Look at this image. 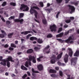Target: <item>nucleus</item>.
<instances>
[{
	"instance_id": "nucleus-46",
	"label": "nucleus",
	"mask_w": 79,
	"mask_h": 79,
	"mask_svg": "<svg viewBox=\"0 0 79 79\" xmlns=\"http://www.w3.org/2000/svg\"><path fill=\"white\" fill-rule=\"evenodd\" d=\"M1 19L3 22H5V20L3 18L2 16H1Z\"/></svg>"
},
{
	"instance_id": "nucleus-57",
	"label": "nucleus",
	"mask_w": 79,
	"mask_h": 79,
	"mask_svg": "<svg viewBox=\"0 0 79 79\" xmlns=\"http://www.w3.org/2000/svg\"><path fill=\"white\" fill-rule=\"evenodd\" d=\"M55 69L56 70H59V67H55Z\"/></svg>"
},
{
	"instance_id": "nucleus-24",
	"label": "nucleus",
	"mask_w": 79,
	"mask_h": 79,
	"mask_svg": "<svg viewBox=\"0 0 79 79\" xmlns=\"http://www.w3.org/2000/svg\"><path fill=\"white\" fill-rule=\"evenodd\" d=\"M73 31L72 29H70L69 31H68L66 32L65 33L64 35H68L69 32H71Z\"/></svg>"
},
{
	"instance_id": "nucleus-38",
	"label": "nucleus",
	"mask_w": 79,
	"mask_h": 79,
	"mask_svg": "<svg viewBox=\"0 0 79 79\" xmlns=\"http://www.w3.org/2000/svg\"><path fill=\"white\" fill-rule=\"evenodd\" d=\"M60 12H58L57 13V14L56 15V18L57 19L58 18L59 14H60Z\"/></svg>"
},
{
	"instance_id": "nucleus-49",
	"label": "nucleus",
	"mask_w": 79,
	"mask_h": 79,
	"mask_svg": "<svg viewBox=\"0 0 79 79\" xmlns=\"http://www.w3.org/2000/svg\"><path fill=\"white\" fill-rule=\"evenodd\" d=\"M57 64L59 66L61 65L62 64H61V62L60 61H58L57 62Z\"/></svg>"
},
{
	"instance_id": "nucleus-54",
	"label": "nucleus",
	"mask_w": 79,
	"mask_h": 79,
	"mask_svg": "<svg viewBox=\"0 0 79 79\" xmlns=\"http://www.w3.org/2000/svg\"><path fill=\"white\" fill-rule=\"evenodd\" d=\"M27 75H28V76H31V74H30V73L29 72H27Z\"/></svg>"
},
{
	"instance_id": "nucleus-29",
	"label": "nucleus",
	"mask_w": 79,
	"mask_h": 79,
	"mask_svg": "<svg viewBox=\"0 0 79 79\" xmlns=\"http://www.w3.org/2000/svg\"><path fill=\"white\" fill-rule=\"evenodd\" d=\"M10 5L11 6H16V3H15V2H10Z\"/></svg>"
},
{
	"instance_id": "nucleus-56",
	"label": "nucleus",
	"mask_w": 79,
	"mask_h": 79,
	"mask_svg": "<svg viewBox=\"0 0 79 79\" xmlns=\"http://www.w3.org/2000/svg\"><path fill=\"white\" fill-rule=\"evenodd\" d=\"M74 19V18L73 17H70V19L71 20H73Z\"/></svg>"
},
{
	"instance_id": "nucleus-28",
	"label": "nucleus",
	"mask_w": 79,
	"mask_h": 79,
	"mask_svg": "<svg viewBox=\"0 0 79 79\" xmlns=\"http://www.w3.org/2000/svg\"><path fill=\"white\" fill-rule=\"evenodd\" d=\"M38 42L40 44H41L43 43V41L42 40H40V39H39L38 40Z\"/></svg>"
},
{
	"instance_id": "nucleus-39",
	"label": "nucleus",
	"mask_w": 79,
	"mask_h": 79,
	"mask_svg": "<svg viewBox=\"0 0 79 79\" xmlns=\"http://www.w3.org/2000/svg\"><path fill=\"white\" fill-rule=\"evenodd\" d=\"M11 46L15 48L16 47V46L14 44H11Z\"/></svg>"
},
{
	"instance_id": "nucleus-60",
	"label": "nucleus",
	"mask_w": 79,
	"mask_h": 79,
	"mask_svg": "<svg viewBox=\"0 0 79 79\" xmlns=\"http://www.w3.org/2000/svg\"><path fill=\"white\" fill-rule=\"evenodd\" d=\"M3 10H2L1 11H0V14H2L3 13Z\"/></svg>"
},
{
	"instance_id": "nucleus-10",
	"label": "nucleus",
	"mask_w": 79,
	"mask_h": 79,
	"mask_svg": "<svg viewBox=\"0 0 79 79\" xmlns=\"http://www.w3.org/2000/svg\"><path fill=\"white\" fill-rule=\"evenodd\" d=\"M55 56L54 55H52V59L51 60V64H55Z\"/></svg>"
},
{
	"instance_id": "nucleus-18",
	"label": "nucleus",
	"mask_w": 79,
	"mask_h": 79,
	"mask_svg": "<svg viewBox=\"0 0 79 79\" xmlns=\"http://www.w3.org/2000/svg\"><path fill=\"white\" fill-rule=\"evenodd\" d=\"M79 55V51H76L75 53L74 54V56H77Z\"/></svg>"
},
{
	"instance_id": "nucleus-52",
	"label": "nucleus",
	"mask_w": 79,
	"mask_h": 79,
	"mask_svg": "<svg viewBox=\"0 0 79 79\" xmlns=\"http://www.w3.org/2000/svg\"><path fill=\"white\" fill-rule=\"evenodd\" d=\"M51 76L52 77H55V75L53 74L51 75Z\"/></svg>"
},
{
	"instance_id": "nucleus-41",
	"label": "nucleus",
	"mask_w": 79,
	"mask_h": 79,
	"mask_svg": "<svg viewBox=\"0 0 79 79\" xmlns=\"http://www.w3.org/2000/svg\"><path fill=\"white\" fill-rule=\"evenodd\" d=\"M5 37V35L3 34H0V38H3Z\"/></svg>"
},
{
	"instance_id": "nucleus-23",
	"label": "nucleus",
	"mask_w": 79,
	"mask_h": 79,
	"mask_svg": "<svg viewBox=\"0 0 79 79\" xmlns=\"http://www.w3.org/2000/svg\"><path fill=\"white\" fill-rule=\"evenodd\" d=\"M21 69L23 70H27L28 69L26 67H25L23 65L21 66Z\"/></svg>"
},
{
	"instance_id": "nucleus-37",
	"label": "nucleus",
	"mask_w": 79,
	"mask_h": 79,
	"mask_svg": "<svg viewBox=\"0 0 79 79\" xmlns=\"http://www.w3.org/2000/svg\"><path fill=\"white\" fill-rule=\"evenodd\" d=\"M34 49L35 51H38L40 49V48H37V47H35L34 48Z\"/></svg>"
},
{
	"instance_id": "nucleus-17",
	"label": "nucleus",
	"mask_w": 79,
	"mask_h": 79,
	"mask_svg": "<svg viewBox=\"0 0 79 79\" xmlns=\"http://www.w3.org/2000/svg\"><path fill=\"white\" fill-rule=\"evenodd\" d=\"M69 55L70 56H72L73 54V52L72 51V49L70 48H69Z\"/></svg>"
},
{
	"instance_id": "nucleus-21",
	"label": "nucleus",
	"mask_w": 79,
	"mask_h": 79,
	"mask_svg": "<svg viewBox=\"0 0 79 79\" xmlns=\"http://www.w3.org/2000/svg\"><path fill=\"white\" fill-rule=\"evenodd\" d=\"M49 72L50 73H56V71L55 70H54L51 69L49 71Z\"/></svg>"
},
{
	"instance_id": "nucleus-62",
	"label": "nucleus",
	"mask_w": 79,
	"mask_h": 79,
	"mask_svg": "<svg viewBox=\"0 0 79 79\" xmlns=\"http://www.w3.org/2000/svg\"><path fill=\"white\" fill-rule=\"evenodd\" d=\"M18 43V41H16L15 42V44H17Z\"/></svg>"
},
{
	"instance_id": "nucleus-63",
	"label": "nucleus",
	"mask_w": 79,
	"mask_h": 79,
	"mask_svg": "<svg viewBox=\"0 0 79 79\" xmlns=\"http://www.w3.org/2000/svg\"><path fill=\"white\" fill-rule=\"evenodd\" d=\"M29 36L28 35L27 36V37H26L27 39H29Z\"/></svg>"
},
{
	"instance_id": "nucleus-4",
	"label": "nucleus",
	"mask_w": 79,
	"mask_h": 79,
	"mask_svg": "<svg viewBox=\"0 0 79 79\" xmlns=\"http://www.w3.org/2000/svg\"><path fill=\"white\" fill-rule=\"evenodd\" d=\"M71 40H73V37H70L68 40H67L65 41V42L68 43L69 44H73V41H70Z\"/></svg>"
},
{
	"instance_id": "nucleus-20",
	"label": "nucleus",
	"mask_w": 79,
	"mask_h": 79,
	"mask_svg": "<svg viewBox=\"0 0 79 79\" xmlns=\"http://www.w3.org/2000/svg\"><path fill=\"white\" fill-rule=\"evenodd\" d=\"M63 33H61L60 34L57 35H56V37L57 38L61 37L62 36H63Z\"/></svg>"
},
{
	"instance_id": "nucleus-44",
	"label": "nucleus",
	"mask_w": 79,
	"mask_h": 79,
	"mask_svg": "<svg viewBox=\"0 0 79 79\" xmlns=\"http://www.w3.org/2000/svg\"><path fill=\"white\" fill-rule=\"evenodd\" d=\"M62 30H63V29H62V28H59V30L58 31V33H59V32H61V31H62Z\"/></svg>"
},
{
	"instance_id": "nucleus-2",
	"label": "nucleus",
	"mask_w": 79,
	"mask_h": 79,
	"mask_svg": "<svg viewBox=\"0 0 79 79\" xmlns=\"http://www.w3.org/2000/svg\"><path fill=\"white\" fill-rule=\"evenodd\" d=\"M6 62H7V66L8 67H10V63L9 62V61H11L12 62H14V61L12 60V58L11 56H9L8 57V58L6 60Z\"/></svg>"
},
{
	"instance_id": "nucleus-6",
	"label": "nucleus",
	"mask_w": 79,
	"mask_h": 79,
	"mask_svg": "<svg viewBox=\"0 0 79 79\" xmlns=\"http://www.w3.org/2000/svg\"><path fill=\"white\" fill-rule=\"evenodd\" d=\"M51 31L52 32L53 31H56V27L55 24H53L52 25H51L50 27Z\"/></svg>"
},
{
	"instance_id": "nucleus-12",
	"label": "nucleus",
	"mask_w": 79,
	"mask_h": 79,
	"mask_svg": "<svg viewBox=\"0 0 79 79\" xmlns=\"http://www.w3.org/2000/svg\"><path fill=\"white\" fill-rule=\"evenodd\" d=\"M2 62H1L0 63V64H2L4 66H6V60L5 59H4V60H3L2 61Z\"/></svg>"
},
{
	"instance_id": "nucleus-35",
	"label": "nucleus",
	"mask_w": 79,
	"mask_h": 79,
	"mask_svg": "<svg viewBox=\"0 0 79 79\" xmlns=\"http://www.w3.org/2000/svg\"><path fill=\"white\" fill-rule=\"evenodd\" d=\"M1 31L2 33L3 34H4V35H7V34L3 30H1Z\"/></svg>"
},
{
	"instance_id": "nucleus-1",
	"label": "nucleus",
	"mask_w": 79,
	"mask_h": 79,
	"mask_svg": "<svg viewBox=\"0 0 79 79\" xmlns=\"http://www.w3.org/2000/svg\"><path fill=\"white\" fill-rule=\"evenodd\" d=\"M36 9L38 10H40V8L38 7H37L36 6H33L32 7H31V9L30 10V13L31 14H32L34 13V15L36 19L37 18V15L38 14V12L35 10V9Z\"/></svg>"
},
{
	"instance_id": "nucleus-26",
	"label": "nucleus",
	"mask_w": 79,
	"mask_h": 79,
	"mask_svg": "<svg viewBox=\"0 0 79 79\" xmlns=\"http://www.w3.org/2000/svg\"><path fill=\"white\" fill-rule=\"evenodd\" d=\"M37 38L35 37H31L30 38V40H31L33 41L34 40H37Z\"/></svg>"
},
{
	"instance_id": "nucleus-8",
	"label": "nucleus",
	"mask_w": 79,
	"mask_h": 79,
	"mask_svg": "<svg viewBox=\"0 0 79 79\" xmlns=\"http://www.w3.org/2000/svg\"><path fill=\"white\" fill-rule=\"evenodd\" d=\"M29 60L30 61H31L32 60V62L34 63H36V60L35 58V57L34 56L32 57L31 55H29Z\"/></svg>"
},
{
	"instance_id": "nucleus-32",
	"label": "nucleus",
	"mask_w": 79,
	"mask_h": 79,
	"mask_svg": "<svg viewBox=\"0 0 79 79\" xmlns=\"http://www.w3.org/2000/svg\"><path fill=\"white\" fill-rule=\"evenodd\" d=\"M32 71L34 73H39V72L37 71H35L34 69H33L32 68Z\"/></svg>"
},
{
	"instance_id": "nucleus-30",
	"label": "nucleus",
	"mask_w": 79,
	"mask_h": 79,
	"mask_svg": "<svg viewBox=\"0 0 79 79\" xmlns=\"http://www.w3.org/2000/svg\"><path fill=\"white\" fill-rule=\"evenodd\" d=\"M47 37L48 38H52V35L51 34H49L47 35Z\"/></svg>"
},
{
	"instance_id": "nucleus-13",
	"label": "nucleus",
	"mask_w": 79,
	"mask_h": 79,
	"mask_svg": "<svg viewBox=\"0 0 79 79\" xmlns=\"http://www.w3.org/2000/svg\"><path fill=\"white\" fill-rule=\"evenodd\" d=\"M69 56L67 54H66L64 56V60L65 63H67L68 61V58Z\"/></svg>"
},
{
	"instance_id": "nucleus-14",
	"label": "nucleus",
	"mask_w": 79,
	"mask_h": 79,
	"mask_svg": "<svg viewBox=\"0 0 79 79\" xmlns=\"http://www.w3.org/2000/svg\"><path fill=\"white\" fill-rule=\"evenodd\" d=\"M37 68L39 70H42L43 69V67L42 65L39 64L38 65Z\"/></svg>"
},
{
	"instance_id": "nucleus-61",
	"label": "nucleus",
	"mask_w": 79,
	"mask_h": 79,
	"mask_svg": "<svg viewBox=\"0 0 79 79\" xmlns=\"http://www.w3.org/2000/svg\"><path fill=\"white\" fill-rule=\"evenodd\" d=\"M32 31H33L35 33H37V32L36 31H35V30H32Z\"/></svg>"
},
{
	"instance_id": "nucleus-16",
	"label": "nucleus",
	"mask_w": 79,
	"mask_h": 79,
	"mask_svg": "<svg viewBox=\"0 0 79 79\" xmlns=\"http://www.w3.org/2000/svg\"><path fill=\"white\" fill-rule=\"evenodd\" d=\"M29 64V65H31V62L30 61H26L25 63V66L27 67H29V65L28 64Z\"/></svg>"
},
{
	"instance_id": "nucleus-15",
	"label": "nucleus",
	"mask_w": 79,
	"mask_h": 79,
	"mask_svg": "<svg viewBox=\"0 0 79 79\" xmlns=\"http://www.w3.org/2000/svg\"><path fill=\"white\" fill-rule=\"evenodd\" d=\"M31 33V31H25L21 32V34H24V35H27L28 33Z\"/></svg>"
},
{
	"instance_id": "nucleus-53",
	"label": "nucleus",
	"mask_w": 79,
	"mask_h": 79,
	"mask_svg": "<svg viewBox=\"0 0 79 79\" xmlns=\"http://www.w3.org/2000/svg\"><path fill=\"white\" fill-rule=\"evenodd\" d=\"M21 42L22 43H23V41H25V40H24V39H21Z\"/></svg>"
},
{
	"instance_id": "nucleus-36",
	"label": "nucleus",
	"mask_w": 79,
	"mask_h": 79,
	"mask_svg": "<svg viewBox=\"0 0 79 79\" xmlns=\"http://www.w3.org/2000/svg\"><path fill=\"white\" fill-rule=\"evenodd\" d=\"M65 22L67 23H70L71 22V20H70L69 19V20H66L65 21Z\"/></svg>"
},
{
	"instance_id": "nucleus-19",
	"label": "nucleus",
	"mask_w": 79,
	"mask_h": 79,
	"mask_svg": "<svg viewBox=\"0 0 79 79\" xmlns=\"http://www.w3.org/2000/svg\"><path fill=\"white\" fill-rule=\"evenodd\" d=\"M13 34H14L13 33L9 34L7 35L8 37L9 38H12V35H13Z\"/></svg>"
},
{
	"instance_id": "nucleus-51",
	"label": "nucleus",
	"mask_w": 79,
	"mask_h": 79,
	"mask_svg": "<svg viewBox=\"0 0 79 79\" xmlns=\"http://www.w3.org/2000/svg\"><path fill=\"white\" fill-rule=\"evenodd\" d=\"M14 48H12L11 47H10L9 48V49L10 50H14Z\"/></svg>"
},
{
	"instance_id": "nucleus-34",
	"label": "nucleus",
	"mask_w": 79,
	"mask_h": 79,
	"mask_svg": "<svg viewBox=\"0 0 79 79\" xmlns=\"http://www.w3.org/2000/svg\"><path fill=\"white\" fill-rule=\"evenodd\" d=\"M6 5V2H4L2 4V6H5Z\"/></svg>"
},
{
	"instance_id": "nucleus-45",
	"label": "nucleus",
	"mask_w": 79,
	"mask_h": 79,
	"mask_svg": "<svg viewBox=\"0 0 79 79\" xmlns=\"http://www.w3.org/2000/svg\"><path fill=\"white\" fill-rule=\"evenodd\" d=\"M27 74H25L24 75H23V76L22 78L23 79H24L26 77H27Z\"/></svg>"
},
{
	"instance_id": "nucleus-27",
	"label": "nucleus",
	"mask_w": 79,
	"mask_h": 79,
	"mask_svg": "<svg viewBox=\"0 0 79 79\" xmlns=\"http://www.w3.org/2000/svg\"><path fill=\"white\" fill-rule=\"evenodd\" d=\"M24 15V14L23 13H21L20 14L19 17V19H21V18L23 17Z\"/></svg>"
},
{
	"instance_id": "nucleus-50",
	"label": "nucleus",
	"mask_w": 79,
	"mask_h": 79,
	"mask_svg": "<svg viewBox=\"0 0 79 79\" xmlns=\"http://www.w3.org/2000/svg\"><path fill=\"white\" fill-rule=\"evenodd\" d=\"M78 2H74V5L75 6H77L78 5Z\"/></svg>"
},
{
	"instance_id": "nucleus-47",
	"label": "nucleus",
	"mask_w": 79,
	"mask_h": 79,
	"mask_svg": "<svg viewBox=\"0 0 79 79\" xmlns=\"http://www.w3.org/2000/svg\"><path fill=\"white\" fill-rule=\"evenodd\" d=\"M59 73L60 75L61 76H63V73H62V72H61V71H60Z\"/></svg>"
},
{
	"instance_id": "nucleus-9",
	"label": "nucleus",
	"mask_w": 79,
	"mask_h": 79,
	"mask_svg": "<svg viewBox=\"0 0 79 79\" xmlns=\"http://www.w3.org/2000/svg\"><path fill=\"white\" fill-rule=\"evenodd\" d=\"M50 47V46L48 45L47 47H46L43 50V51L47 53H48L50 52V49H49V48Z\"/></svg>"
},
{
	"instance_id": "nucleus-40",
	"label": "nucleus",
	"mask_w": 79,
	"mask_h": 79,
	"mask_svg": "<svg viewBox=\"0 0 79 79\" xmlns=\"http://www.w3.org/2000/svg\"><path fill=\"white\" fill-rule=\"evenodd\" d=\"M6 24L7 25H8L11 23V22L9 21H6Z\"/></svg>"
},
{
	"instance_id": "nucleus-11",
	"label": "nucleus",
	"mask_w": 79,
	"mask_h": 79,
	"mask_svg": "<svg viewBox=\"0 0 79 79\" xmlns=\"http://www.w3.org/2000/svg\"><path fill=\"white\" fill-rule=\"evenodd\" d=\"M24 20L23 19H22L21 20H19V19H14V21L15 22H20V23L22 24L23 23V22Z\"/></svg>"
},
{
	"instance_id": "nucleus-59",
	"label": "nucleus",
	"mask_w": 79,
	"mask_h": 79,
	"mask_svg": "<svg viewBox=\"0 0 79 79\" xmlns=\"http://www.w3.org/2000/svg\"><path fill=\"white\" fill-rule=\"evenodd\" d=\"M68 27V26L67 25H64V28H67Z\"/></svg>"
},
{
	"instance_id": "nucleus-31",
	"label": "nucleus",
	"mask_w": 79,
	"mask_h": 79,
	"mask_svg": "<svg viewBox=\"0 0 79 79\" xmlns=\"http://www.w3.org/2000/svg\"><path fill=\"white\" fill-rule=\"evenodd\" d=\"M15 16H11L10 18L8 19L9 20H11L12 19H14L15 18Z\"/></svg>"
},
{
	"instance_id": "nucleus-64",
	"label": "nucleus",
	"mask_w": 79,
	"mask_h": 79,
	"mask_svg": "<svg viewBox=\"0 0 79 79\" xmlns=\"http://www.w3.org/2000/svg\"><path fill=\"white\" fill-rule=\"evenodd\" d=\"M67 76L68 77H69L67 78V79H70V75H67Z\"/></svg>"
},
{
	"instance_id": "nucleus-43",
	"label": "nucleus",
	"mask_w": 79,
	"mask_h": 79,
	"mask_svg": "<svg viewBox=\"0 0 79 79\" xmlns=\"http://www.w3.org/2000/svg\"><path fill=\"white\" fill-rule=\"evenodd\" d=\"M40 4L41 6L42 7H43V2H40Z\"/></svg>"
},
{
	"instance_id": "nucleus-48",
	"label": "nucleus",
	"mask_w": 79,
	"mask_h": 79,
	"mask_svg": "<svg viewBox=\"0 0 79 79\" xmlns=\"http://www.w3.org/2000/svg\"><path fill=\"white\" fill-rule=\"evenodd\" d=\"M3 57L2 56H0V61H2L4 60H2Z\"/></svg>"
},
{
	"instance_id": "nucleus-55",
	"label": "nucleus",
	"mask_w": 79,
	"mask_h": 79,
	"mask_svg": "<svg viewBox=\"0 0 79 79\" xmlns=\"http://www.w3.org/2000/svg\"><path fill=\"white\" fill-rule=\"evenodd\" d=\"M8 46H9V45L6 44L5 45L4 47L5 48H6L8 47Z\"/></svg>"
},
{
	"instance_id": "nucleus-5",
	"label": "nucleus",
	"mask_w": 79,
	"mask_h": 79,
	"mask_svg": "<svg viewBox=\"0 0 79 79\" xmlns=\"http://www.w3.org/2000/svg\"><path fill=\"white\" fill-rule=\"evenodd\" d=\"M77 59V58H73L71 60V65L72 66L75 65L76 64V61Z\"/></svg>"
},
{
	"instance_id": "nucleus-33",
	"label": "nucleus",
	"mask_w": 79,
	"mask_h": 79,
	"mask_svg": "<svg viewBox=\"0 0 79 79\" xmlns=\"http://www.w3.org/2000/svg\"><path fill=\"white\" fill-rule=\"evenodd\" d=\"M43 58V56H41L40 57H39V58H37V61H41V60L40 59Z\"/></svg>"
},
{
	"instance_id": "nucleus-58",
	"label": "nucleus",
	"mask_w": 79,
	"mask_h": 79,
	"mask_svg": "<svg viewBox=\"0 0 79 79\" xmlns=\"http://www.w3.org/2000/svg\"><path fill=\"white\" fill-rule=\"evenodd\" d=\"M52 10V9H48V11L49 12H50V11Z\"/></svg>"
},
{
	"instance_id": "nucleus-7",
	"label": "nucleus",
	"mask_w": 79,
	"mask_h": 79,
	"mask_svg": "<svg viewBox=\"0 0 79 79\" xmlns=\"http://www.w3.org/2000/svg\"><path fill=\"white\" fill-rule=\"evenodd\" d=\"M68 7L69 8V11L70 14H72L75 10V7H74L73 6H70V5H68Z\"/></svg>"
},
{
	"instance_id": "nucleus-42",
	"label": "nucleus",
	"mask_w": 79,
	"mask_h": 79,
	"mask_svg": "<svg viewBox=\"0 0 79 79\" xmlns=\"http://www.w3.org/2000/svg\"><path fill=\"white\" fill-rule=\"evenodd\" d=\"M43 22L44 24H47V21H46V19L43 20Z\"/></svg>"
},
{
	"instance_id": "nucleus-22",
	"label": "nucleus",
	"mask_w": 79,
	"mask_h": 79,
	"mask_svg": "<svg viewBox=\"0 0 79 79\" xmlns=\"http://www.w3.org/2000/svg\"><path fill=\"white\" fill-rule=\"evenodd\" d=\"M33 52V50L32 49H28L27 51V52L28 53H31Z\"/></svg>"
},
{
	"instance_id": "nucleus-25",
	"label": "nucleus",
	"mask_w": 79,
	"mask_h": 79,
	"mask_svg": "<svg viewBox=\"0 0 79 79\" xmlns=\"http://www.w3.org/2000/svg\"><path fill=\"white\" fill-rule=\"evenodd\" d=\"M62 55H63V52L60 53L59 55L57 56V59H59L61 58L62 56Z\"/></svg>"
},
{
	"instance_id": "nucleus-3",
	"label": "nucleus",
	"mask_w": 79,
	"mask_h": 79,
	"mask_svg": "<svg viewBox=\"0 0 79 79\" xmlns=\"http://www.w3.org/2000/svg\"><path fill=\"white\" fill-rule=\"evenodd\" d=\"M20 9L21 10L24 9V10H23V11H27L29 9V8L28 7H27V6L24 5V4H22L21 5V7H20Z\"/></svg>"
}]
</instances>
